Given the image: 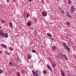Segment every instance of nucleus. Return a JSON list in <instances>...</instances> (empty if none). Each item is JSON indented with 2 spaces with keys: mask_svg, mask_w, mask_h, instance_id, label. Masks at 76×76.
I'll list each match as a JSON object with an SVG mask.
<instances>
[{
  "mask_svg": "<svg viewBox=\"0 0 76 76\" xmlns=\"http://www.w3.org/2000/svg\"><path fill=\"white\" fill-rule=\"evenodd\" d=\"M62 58H63V55L61 53H59V55L56 56L55 57L56 60L58 61L60 60V59H61Z\"/></svg>",
  "mask_w": 76,
  "mask_h": 76,
  "instance_id": "nucleus-1",
  "label": "nucleus"
},
{
  "mask_svg": "<svg viewBox=\"0 0 76 76\" xmlns=\"http://www.w3.org/2000/svg\"><path fill=\"white\" fill-rule=\"evenodd\" d=\"M0 36L1 37H4V38H7L9 37L8 35V34L7 33H3V31L2 30H1L0 31Z\"/></svg>",
  "mask_w": 76,
  "mask_h": 76,
  "instance_id": "nucleus-2",
  "label": "nucleus"
},
{
  "mask_svg": "<svg viewBox=\"0 0 76 76\" xmlns=\"http://www.w3.org/2000/svg\"><path fill=\"white\" fill-rule=\"evenodd\" d=\"M42 14L43 16H44V17H45L46 16H47V13L43 11L42 12Z\"/></svg>",
  "mask_w": 76,
  "mask_h": 76,
  "instance_id": "nucleus-3",
  "label": "nucleus"
},
{
  "mask_svg": "<svg viewBox=\"0 0 76 76\" xmlns=\"http://www.w3.org/2000/svg\"><path fill=\"white\" fill-rule=\"evenodd\" d=\"M32 72L33 73V75H34V76H39V75H38V73H36L35 72V71L32 70Z\"/></svg>",
  "mask_w": 76,
  "mask_h": 76,
  "instance_id": "nucleus-4",
  "label": "nucleus"
},
{
  "mask_svg": "<svg viewBox=\"0 0 76 76\" xmlns=\"http://www.w3.org/2000/svg\"><path fill=\"white\" fill-rule=\"evenodd\" d=\"M31 23L32 22H31V21H29V22H27V25L28 26H31Z\"/></svg>",
  "mask_w": 76,
  "mask_h": 76,
  "instance_id": "nucleus-5",
  "label": "nucleus"
},
{
  "mask_svg": "<svg viewBox=\"0 0 76 76\" xmlns=\"http://www.w3.org/2000/svg\"><path fill=\"white\" fill-rule=\"evenodd\" d=\"M28 55L27 58H28V59H30V58H31V57H32V56L31 54H30V53H28Z\"/></svg>",
  "mask_w": 76,
  "mask_h": 76,
  "instance_id": "nucleus-6",
  "label": "nucleus"
},
{
  "mask_svg": "<svg viewBox=\"0 0 76 76\" xmlns=\"http://www.w3.org/2000/svg\"><path fill=\"white\" fill-rule=\"evenodd\" d=\"M66 15L67 16H68V17H69V18H71V15H70V13L69 12H67L66 13Z\"/></svg>",
  "mask_w": 76,
  "mask_h": 76,
  "instance_id": "nucleus-7",
  "label": "nucleus"
},
{
  "mask_svg": "<svg viewBox=\"0 0 76 76\" xmlns=\"http://www.w3.org/2000/svg\"><path fill=\"white\" fill-rule=\"evenodd\" d=\"M33 33L34 34V35H37V31L36 30H35Z\"/></svg>",
  "mask_w": 76,
  "mask_h": 76,
  "instance_id": "nucleus-8",
  "label": "nucleus"
},
{
  "mask_svg": "<svg viewBox=\"0 0 76 76\" xmlns=\"http://www.w3.org/2000/svg\"><path fill=\"white\" fill-rule=\"evenodd\" d=\"M63 58H64V59L66 60H68V59H67V56H66V55H63Z\"/></svg>",
  "mask_w": 76,
  "mask_h": 76,
  "instance_id": "nucleus-9",
  "label": "nucleus"
},
{
  "mask_svg": "<svg viewBox=\"0 0 76 76\" xmlns=\"http://www.w3.org/2000/svg\"><path fill=\"white\" fill-rule=\"evenodd\" d=\"M61 75L62 76H65V74H64V72L63 71L61 72Z\"/></svg>",
  "mask_w": 76,
  "mask_h": 76,
  "instance_id": "nucleus-10",
  "label": "nucleus"
},
{
  "mask_svg": "<svg viewBox=\"0 0 76 76\" xmlns=\"http://www.w3.org/2000/svg\"><path fill=\"white\" fill-rule=\"evenodd\" d=\"M17 60L18 62L19 63L20 61V58H19V56H17Z\"/></svg>",
  "mask_w": 76,
  "mask_h": 76,
  "instance_id": "nucleus-11",
  "label": "nucleus"
},
{
  "mask_svg": "<svg viewBox=\"0 0 76 76\" xmlns=\"http://www.w3.org/2000/svg\"><path fill=\"white\" fill-rule=\"evenodd\" d=\"M65 50H67L68 51H70V48H69L67 46L65 47Z\"/></svg>",
  "mask_w": 76,
  "mask_h": 76,
  "instance_id": "nucleus-12",
  "label": "nucleus"
},
{
  "mask_svg": "<svg viewBox=\"0 0 76 76\" xmlns=\"http://www.w3.org/2000/svg\"><path fill=\"white\" fill-rule=\"evenodd\" d=\"M1 45L3 47H4L5 49H6V45H5L4 44H2Z\"/></svg>",
  "mask_w": 76,
  "mask_h": 76,
  "instance_id": "nucleus-13",
  "label": "nucleus"
},
{
  "mask_svg": "<svg viewBox=\"0 0 76 76\" xmlns=\"http://www.w3.org/2000/svg\"><path fill=\"white\" fill-rule=\"evenodd\" d=\"M47 35H48V37H51V34L50 33H47Z\"/></svg>",
  "mask_w": 76,
  "mask_h": 76,
  "instance_id": "nucleus-14",
  "label": "nucleus"
},
{
  "mask_svg": "<svg viewBox=\"0 0 76 76\" xmlns=\"http://www.w3.org/2000/svg\"><path fill=\"white\" fill-rule=\"evenodd\" d=\"M5 54H7L8 55H9V54H10L8 52H7V51H5Z\"/></svg>",
  "mask_w": 76,
  "mask_h": 76,
  "instance_id": "nucleus-15",
  "label": "nucleus"
},
{
  "mask_svg": "<svg viewBox=\"0 0 76 76\" xmlns=\"http://www.w3.org/2000/svg\"><path fill=\"white\" fill-rule=\"evenodd\" d=\"M68 4H71V3H72V1H70V0H69L68 1Z\"/></svg>",
  "mask_w": 76,
  "mask_h": 76,
  "instance_id": "nucleus-16",
  "label": "nucleus"
},
{
  "mask_svg": "<svg viewBox=\"0 0 76 76\" xmlns=\"http://www.w3.org/2000/svg\"><path fill=\"white\" fill-rule=\"evenodd\" d=\"M10 26L12 28L13 26V25L12 24V23H10Z\"/></svg>",
  "mask_w": 76,
  "mask_h": 76,
  "instance_id": "nucleus-17",
  "label": "nucleus"
},
{
  "mask_svg": "<svg viewBox=\"0 0 76 76\" xmlns=\"http://www.w3.org/2000/svg\"><path fill=\"white\" fill-rule=\"evenodd\" d=\"M26 16L27 18H28V17L29 16V13H27Z\"/></svg>",
  "mask_w": 76,
  "mask_h": 76,
  "instance_id": "nucleus-18",
  "label": "nucleus"
},
{
  "mask_svg": "<svg viewBox=\"0 0 76 76\" xmlns=\"http://www.w3.org/2000/svg\"><path fill=\"white\" fill-rule=\"evenodd\" d=\"M63 44L64 45V46L65 47H67V46L66 45V44L65 43V42H64Z\"/></svg>",
  "mask_w": 76,
  "mask_h": 76,
  "instance_id": "nucleus-19",
  "label": "nucleus"
},
{
  "mask_svg": "<svg viewBox=\"0 0 76 76\" xmlns=\"http://www.w3.org/2000/svg\"><path fill=\"white\" fill-rule=\"evenodd\" d=\"M43 72L44 74H46L47 73V71L46 70H44Z\"/></svg>",
  "mask_w": 76,
  "mask_h": 76,
  "instance_id": "nucleus-20",
  "label": "nucleus"
},
{
  "mask_svg": "<svg viewBox=\"0 0 76 76\" xmlns=\"http://www.w3.org/2000/svg\"><path fill=\"white\" fill-rule=\"evenodd\" d=\"M74 11H75V10H71L70 12H71V13H74Z\"/></svg>",
  "mask_w": 76,
  "mask_h": 76,
  "instance_id": "nucleus-21",
  "label": "nucleus"
},
{
  "mask_svg": "<svg viewBox=\"0 0 76 76\" xmlns=\"http://www.w3.org/2000/svg\"><path fill=\"white\" fill-rule=\"evenodd\" d=\"M71 8L72 9H73V10H75V7H74V6H72V7H71Z\"/></svg>",
  "mask_w": 76,
  "mask_h": 76,
  "instance_id": "nucleus-22",
  "label": "nucleus"
},
{
  "mask_svg": "<svg viewBox=\"0 0 76 76\" xmlns=\"http://www.w3.org/2000/svg\"><path fill=\"white\" fill-rule=\"evenodd\" d=\"M52 49L53 50H54V51H55V47H54V46H53L52 48Z\"/></svg>",
  "mask_w": 76,
  "mask_h": 76,
  "instance_id": "nucleus-23",
  "label": "nucleus"
},
{
  "mask_svg": "<svg viewBox=\"0 0 76 76\" xmlns=\"http://www.w3.org/2000/svg\"><path fill=\"white\" fill-rule=\"evenodd\" d=\"M17 75H18V76H20V73L19 72H17Z\"/></svg>",
  "mask_w": 76,
  "mask_h": 76,
  "instance_id": "nucleus-24",
  "label": "nucleus"
},
{
  "mask_svg": "<svg viewBox=\"0 0 76 76\" xmlns=\"http://www.w3.org/2000/svg\"><path fill=\"white\" fill-rule=\"evenodd\" d=\"M9 48L10 51H12L13 50V48L11 47H10Z\"/></svg>",
  "mask_w": 76,
  "mask_h": 76,
  "instance_id": "nucleus-25",
  "label": "nucleus"
},
{
  "mask_svg": "<svg viewBox=\"0 0 76 76\" xmlns=\"http://www.w3.org/2000/svg\"><path fill=\"white\" fill-rule=\"evenodd\" d=\"M47 67H48V69H50V68L51 67H50L49 65H47Z\"/></svg>",
  "mask_w": 76,
  "mask_h": 76,
  "instance_id": "nucleus-26",
  "label": "nucleus"
},
{
  "mask_svg": "<svg viewBox=\"0 0 76 76\" xmlns=\"http://www.w3.org/2000/svg\"><path fill=\"white\" fill-rule=\"evenodd\" d=\"M56 64H53V67H56Z\"/></svg>",
  "mask_w": 76,
  "mask_h": 76,
  "instance_id": "nucleus-27",
  "label": "nucleus"
},
{
  "mask_svg": "<svg viewBox=\"0 0 76 76\" xmlns=\"http://www.w3.org/2000/svg\"><path fill=\"white\" fill-rule=\"evenodd\" d=\"M3 72V71L2 70H1V69H0V73L1 74V73H2Z\"/></svg>",
  "mask_w": 76,
  "mask_h": 76,
  "instance_id": "nucleus-28",
  "label": "nucleus"
},
{
  "mask_svg": "<svg viewBox=\"0 0 76 76\" xmlns=\"http://www.w3.org/2000/svg\"><path fill=\"white\" fill-rule=\"evenodd\" d=\"M9 64L11 66H13V64H12V62H11L10 61L9 62Z\"/></svg>",
  "mask_w": 76,
  "mask_h": 76,
  "instance_id": "nucleus-29",
  "label": "nucleus"
},
{
  "mask_svg": "<svg viewBox=\"0 0 76 76\" xmlns=\"http://www.w3.org/2000/svg\"><path fill=\"white\" fill-rule=\"evenodd\" d=\"M1 22H2V23H4L5 21L4 20H1Z\"/></svg>",
  "mask_w": 76,
  "mask_h": 76,
  "instance_id": "nucleus-30",
  "label": "nucleus"
},
{
  "mask_svg": "<svg viewBox=\"0 0 76 76\" xmlns=\"http://www.w3.org/2000/svg\"><path fill=\"white\" fill-rule=\"evenodd\" d=\"M49 69L50 71H52V68H51V67L50 68H49Z\"/></svg>",
  "mask_w": 76,
  "mask_h": 76,
  "instance_id": "nucleus-31",
  "label": "nucleus"
},
{
  "mask_svg": "<svg viewBox=\"0 0 76 76\" xmlns=\"http://www.w3.org/2000/svg\"><path fill=\"white\" fill-rule=\"evenodd\" d=\"M67 25H68V26L70 25V23H69V22H67Z\"/></svg>",
  "mask_w": 76,
  "mask_h": 76,
  "instance_id": "nucleus-32",
  "label": "nucleus"
},
{
  "mask_svg": "<svg viewBox=\"0 0 76 76\" xmlns=\"http://www.w3.org/2000/svg\"><path fill=\"white\" fill-rule=\"evenodd\" d=\"M35 50H32V52H33V53H35Z\"/></svg>",
  "mask_w": 76,
  "mask_h": 76,
  "instance_id": "nucleus-33",
  "label": "nucleus"
},
{
  "mask_svg": "<svg viewBox=\"0 0 76 76\" xmlns=\"http://www.w3.org/2000/svg\"><path fill=\"white\" fill-rule=\"evenodd\" d=\"M25 73H26V75H27V74H28V71H26Z\"/></svg>",
  "mask_w": 76,
  "mask_h": 76,
  "instance_id": "nucleus-34",
  "label": "nucleus"
},
{
  "mask_svg": "<svg viewBox=\"0 0 76 76\" xmlns=\"http://www.w3.org/2000/svg\"><path fill=\"white\" fill-rule=\"evenodd\" d=\"M69 43H70V44H71V45H72V42H71V41L69 42Z\"/></svg>",
  "mask_w": 76,
  "mask_h": 76,
  "instance_id": "nucleus-35",
  "label": "nucleus"
},
{
  "mask_svg": "<svg viewBox=\"0 0 76 76\" xmlns=\"http://www.w3.org/2000/svg\"><path fill=\"white\" fill-rule=\"evenodd\" d=\"M61 13L63 14V13H64V12L63 11V10L61 11Z\"/></svg>",
  "mask_w": 76,
  "mask_h": 76,
  "instance_id": "nucleus-36",
  "label": "nucleus"
},
{
  "mask_svg": "<svg viewBox=\"0 0 76 76\" xmlns=\"http://www.w3.org/2000/svg\"><path fill=\"white\" fill-rule=\"evenodd\" d=\"M34 21H36L37 20V19H36V18H34Z\"/></svg>",
  "mask_w": 76,
  "mask_h": 76,
  "instance_id": "nucleus-37",
  "label": "nucleus"
},
{
  "mask_svg": "<svg viewBox=\"0 0 76 76\" xmlns=\"http://www.w3.org/2000/svg\"><path fill=\"white\" fill-rule=\"evenodd\" d=\"M24 72V71H23V70H21V73H23Z\"/></svg>",
  "mask_w": 76,
  "mask_h": 76,
  "instance_id": "nucleus-38",
  "label": "nucleus"
},
{
  "mask_svg": "<svg viewBox=\"0 0 76 76\" xmlns=\"http://www.w3.org/2000/svg\"><path fill=\"white\" fill-rule=\"evenodd\" d=\"M55 49H57V47L56 46H54Z\"/></svg>",
  "mask_w": 76,
  "mask_h": 76,
  "instance_id": "nucleus-39",
  "label": "nucleus"
},
{
  "mask_svg": "<svg viewBox=\"0 0 76 76\" xmlns=\"http://www.w3.org/2000/svg\"><path fill=\"white\" fill-rule=\"evenodd\" d=\"M7 2L9 3V0H7Z\"/></svg>",
  "mask_w": 76,
  "mask_h": 76,
  "instance_id": "nucleus-40",
  "label": "nucleus"
},
{
  "mask_svg": "<svg viewBox=\"0 0 76 76\" xmlns=\"http://www.w3.org/2000/svg\"><path fill=\"white\" fill-rule=\"evenodd\" d=\"M62 10H62V9H61V10H60V11L61 12V11H62Z\"/></svg>",
  "mask_w": 76,
  "mask_h": 76,
  "instance_id": "nucleus-41",
  "label": "nucleus"
},
{
  "mask_svg": "<svg viewBox=\"0 0 76 76\" xmlns=\"http://www.w3.org/2000/svg\"><path fill=\"white\" fill-rule=\"evenodd\" d=\"M28 1H29V2H31V0H28Z\"/></svg>",
  "mask_w": 76,
  "mask_h": 76,
  "instance_id": "nucleus-42",
  "label": "nucleus"
},
{
  "mask_svg": "<svg viewBox=\"0 0 76 76\" xmlns=\"http://www.w3.org/2000/svg\"><path fill=\"white\" fill-rule=\"evenodd\" d=\"M51 39L52 40H54V39L53 38H51Z\"/></svg>",
  "mask_w": 76,
  "mask_h": 76,
  "instance_id": "nucleus-43",
  "label": "nucleus"
},
{
  "mask_svg": "<svg viewBox=\"0 0 76 76\" xmlns=\"http://www.w3.org/2000/svg\"><path fill=\"white\" fill-rule=\"evenodd\" d=\"M2 53V51H0V53Z\"/></svg>",
  "mask_w": 76,
  "mask_h": 76,
  "instance_id": "nucleus-44",
  "label": "nucleus"
},
{
  "mask_svg": "<svg viewBox=\"0 0 76 76\" xmlns=\"http://www.w3.org/2000/svg\"><path fill=\"white\" fill-rule=\"evenodd\" d=\"M33 1V0H30V2H31V1Z\"/></svg>",
  "mask_w": 76,
  "mask_h": 76,
  "instance_id": "nucleus-45",
  "label": "nucleus"
},
{
  "mask_svg": "<svg viewBox=\"0 0 76 76\" xmlns=\"http://www.w3.org/2000/svg\"><path fill=\"white\" fill-rule=\"evenodd\" d=\"M75 42L76 43V40L75 39Z\"/></svg>",
  "mask_w": 76,
  "mask_h": 76,
  "instance_id": "nucleus-46",
  "label": "nucleus"
},
{
  "mask_svg": "<svg viewBox=\"0 0 76 76\" xmlns=\"http://www.w3.org/2000/svg\"><path fill=\"white\" fill-rule=\"evenodd\" d=\"M16 6H17V7H18V4H17V5H16Z\"/></svg>",
  "mask_w": 76,
  "mask_h": 76,
  "instance_id": "nucleus-47",
  "label": "nucleus"
},
{
  "mask_svg": "<svg viewBox=\"0 0 76 76\" xmlns=\"http://www.w3.org/2000/svg\"><path fill=\"white\" fill-rule=\"evenodd\" d=\"M71 10H73V9H71Z\"/></svg>",
  "mask_w": 76,
  "mask_h": 76,
  "instance_id": "nucleus-48",
  "label": "nucleus"
},
{
  "mask_svg": "<svg viewBox=\"0 0 76 76\" xmlns=\"http://www.w3.org/2000/svg\"><path fill=\"white\" fill-rule=\"evenodd\" d=\"M74 76H76L74 75Z\"/></svg>",
  "mask_w": 76,
  "mask_h": 76,
  "instance_id": "nucleus-49",
  "label": "nucleus"
},
{
  "mask_svg": "<svg viewBox=\"0 0 76 76\" xmlns=\"http://www.w3.org/2000/svg\"><path fill=\"white\" fill-rule=\"evenodd\" d=\"M75 0V1H76V0Z\"/></svg>",
  "mask_w": 76,
  "mask_h": 76,
  "instance_id": "nucleus-50",
  "label": "nucleus"
}]
</instances>
